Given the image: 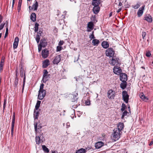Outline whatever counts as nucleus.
<instances>
[{
    "instance_id": "f257e3e1",
    "label": "nucleus",
    "mask_w": 153,
    "mask_h": 153,
    "mask_svg": "<svg viewBox=\"0 0 153 153\" xmlns=\"http://www.w3.org/2000/svg\"><path fill=\"white\" fill-rule=\"evenodd\" d=\"M44 134L43 133H38L35 137V140L36 143L39 145L40 143H42L45 141V138L44 137Z\"/></svg>"
},
{
    "instance_id": "f03ea898",
    "label": "nucleus",
    "mask_w": 153,
    "mask_h": 153,
    "mask_svg": "<svg viewBox=\"0 0 153 153\" xmlns=\"http://www.w3.org/2000/svg\"><path fill=\"white\" fill-rule=\"evenodd\" d=\"M114 133L112 134L113 138L115 140H117L120 137V133L119 130L117 129H114L113 130Z\"/></svg>"
},
{
    "instance_id": "7ed1b4c3",
    "label": "nucleus",
    "mask_w": 153,
    "mask_h": 153,
    "mask_svg": "<svg viewBox=\"0 0 153 153\" xmlns=\"http://www.w3.org/2000/svg\"><path fill=\"white\" fill-rule=\"evenodd\" d=\"M43 77L42 81L43 83H45L49 78L50 74H48V72L46 69H44L43 71Z\"/></svg>"
},
{
    "instance_id": "20e7f679",
    "label": "nucleus",
    "mask_w": 153,
    "mask_h": 153,
    "mask_svg": "<svg viewBox=\"0 0 153 153\" xmlns=\"http://www.w3.org/2000/svg\"><path fill=\"white\" fill-rule=\"evenodd\" d=\"M100 3L101 2H97L95 4H93V3H91L92 5L94 6L93 9V11L95 14H97L99 13L100 10V8L99 5Z\"/></svg>"
},
{
    "instance_id": "39448f33",
    "label": "nucleus",
    "mask_w": 153,
    "mask_h": 153,
    "mask_svg": "<svg viewBox=\"0 0 153 153\" xmlns=\"http://www.w3.org/2000/svg\"><path fill=\"white\" fill-rule=\"evenodd\" d=\"M105 54L107 56L113 57L114 54V51L113 48H109L106 50Z\"/></svg>"
},
{
    "instance_id": "423d86ee",
    "label": "nucleus",
    "mask_w": 153,
    "mask_h": 153,
    "mask_svg": "<svg viewBox=\"0 0 153 153\" xmlns=\"http://www.w3.org/2000/svg\"><path fill=\"white\" fill-rule=\"evenodd\" d=\"M20 76L21 77H23V74H24V78L23 83V88H22V91H23L25 84V71L24 70V67L22 65H21V68H20Z\"/></svg>"
},
{
    "instance_id": "0eeeda50",
    "label": "nucleus",
    "mask_w": 153,
    "mask_h": 153,
    "mask_svg": "<svg viewBox=\"0 0 153 153\" xmlns=\"http://www.w3.org/2000/svg\"><path fill=\"white\" fill-rule=\"evenodd\" d=\"M123 99L124 101L126 103L128 102L129 100V95L127 92L125 91H124L122 92Z\"/></svg>"
},
{
    "instance_id": "6e6552de",
    "label": "nucleus",
    "mask_w": 153,
    "mask_h": 153,
    "mask_svg": "<svg viewBox=\"0 0 153 153\" xmlns=\"http://www.w3.org/2000/svg\"><path fill=\"white\" fill-rule=\"evenodd\" d=\"M108 97L110 99H114L115 95V92L112 89L109 90L107 93Z\"/></svg>"
},
{
    "instance_id": "1a4fd4ad",
    "label": "nucleus",
    "mask_w": 153,
    "mask_h": 153,
    "mask_svg": "<svg viewBox=\"0 0 153 153\" xmlns=\"http://www.w3.org/2000/svg\"><path fill=\"white\" fill-rule=\"evenodd\" d=\"M46 94V91H39L38 98L39 100H42L45 97Z\"/></svg>"
},
{
    "instance_id": "9d476101",
    "label": "nucleus",
    "mask_w": 153,
    "mask_h": 153,
    "mask_svg": "<svg viewBox=\"0 0 153 153\" xmlns=\"http://www.w3.org/2000/svg\"><path fill=\"white\" fill-rule=\"evenodd\" d=\"M113 71L115 74L119 75L121 74L122 70L120 67L115 66L113 69Z\"/></svg>"
},
{
    "instance_id": "9b49d317",
    "label": "nucleus",
    "mask_w": 153,
    "mask_h": 153,
    "mask_svg": "<svg viewBox=\"0 0 153 153\" xmlns=\"http://www.w3.org/2000/svg\"><path fill=\"white\" fill-rule=\"evenodd\" d=\"M120 80L121 81H126L127 80V75L125 73H122L120 75Z\"/></svg>"
},
{
    "instance_id": "f8f14e48",
    "label": "nucleus",
    "mask_w": 153,
    "mask_h": 153,
    "mask_svg": "<svg viewBox=\"0 0 153 153\" xmlns=\"http://www.w3.org/2000/svg\"><path fill=\"white\" fill-rule=\"evenodd\" d=\"M119 59L116 57H113L112 58L111 62V64L113 65L116 64L117 65H120V64L118 61Z\"/></svg>"
},
{
    "instance_id": "ddd939ff",
    "label": "nucleus",
    "mask_w": 153,
    "mask_h": 153,
    "mask_svg": "<svg viewBox=\"0 0 153 153\" xmlns=\"http://www.w3.org/2000/svg\"><path fill=\"white\" fill-rule=\"evenodd\" d=\"M145 5H143L139 9L137 13V15L138 17H140L143 14L145 9Z\"/></svg>"
},
{
    "instance_id": "4468645a",
    "label": "nucleus",
    "mask_w": 153,
    "mask_h": 153,
    "mask_svg": "<svg viewBox=\"0 0 153 153\" xmlns=\"http://www.w3.org/2000/svg\"><path fill=\"white\" fill-rule=\"evenodd\" d=\"M61 56L59 55L55 57L53 61V64H58L60 62L61 59Z\"/></svg>"
},
{
    "instance_id": "2eb2a0df",
    "label": "nucleus",
    "mask_w": 153,
    "mask_h": 153,
    "mask_svg": "<svg viewBox=\"0 0 153 153\" xmlns=\"http://www.w3.org/2000/svg\"><path fill=\"white\" fill-rule=\"evenodd\" d=\"M49 51L47 49H44L42 50V57L43 58H46L48 56Z\"/></svg>"
},
{
    "instance_id": "dca6fc26",
    "label": "nucleus",
    "mask_w": 153,
    "mask_h": 153,
    "mask_svg": "<svg viewBox=\"0 0 153 153\" xmlns=\"http://www.w3.org/2000/svg\"><path fill=\"white\" fill-rule=\"evenodd\" d=\"M49 65V60L48 59H46L43 62L42 67L43 68H45Z\"/></svg>"
},
{
    "instance_id": "f3484780",
    "label": "nucleus",
    "mask_w": 153,
    "mask_h": 153,
    "mask_svg": "<svg viewBox=\"0 0 153 153\" xmlns=\"http://www.w3.org/2000/svg\"><path fill=\"white\" fill-rule=\"evenodd\" d=\"M78 94L76 92V91L73 93V94H72V96H73V97L74 98V99H72V102H77V99H78Z\"/></svg>"
},
{
    "instance_id": "a211bd4d",
    "label": "nucleus",
    "mask_w": 153,
    "mask_h": 153,
    "mask_svg": "<svg viewBox=\"0 0 153 153\" xmlns=\"http://www.w3.org/2000/svg\"><path fill=\"white\" fill-rule=\"evenodd\" d=\"M117 128H116L115 129H118L120 131H121L123 129L124 127L123 123L121 122L119 123L117 125Z\"/></svg>"
},
{
    "instance_id": "6ab92c4d",
    "label": "nucleus",
    "mask_w": 153,
    "mask_h": 153,
    "mask_svg": "<svg viewBox=\"0 0 153 153\" xmlns=\"http://www.w3.org/2000/svg\"><path fill=\"white\" fill-rule=\"evenodd\" d=\"M144 19L149 22H151L152 21V16L149 14L145 16L144 17Z\"/></svg>"
},
{
    "instance_id": "aec40b11",
    "label": "nucleus",
    "mask_w": 153,
    "mask_h": 153,
    "mask_svg": "<svg viewBox=\"0 0 153 153\" xmlns=\"http://www.w3.org/2000/svg\"><path fill=\"white\" fill-rule=\"evenodd\" d=\"M102 47L105 49H106L109 46V44L108 42L107 41H103L101 44Z\"/></svg>"
},
{
    "instance_id": "412c9836",
    "label": "nucleus",
    "mask_w": 153,
    "mask_h": 153,
    "mask_svg": "<svg viewBox=\"0 0 153 153\" xmlns=\"http://www.w3.org/2000/svg\"><path fill=\"white\" fill-rule=\"evenodd\" d=\"M92 43L93 45L97 46L100 43V42L97 39H94L92 40Z\"/></svg>"
},
{
    "instance_id": "4be33fe9",
    "label": "nucleus",
    "mask_w": 153,
    "mask_h": 153,
    "mask_svg": "<svg viewBox=\"0 0 153 153\" xmlns=\"http://www.w3.org/2000/svg\"><path fill=\"white\" fill-rule=\"evenodd\" d=\"M103 145V143L102 142H98L97 143L95 146L96 149H99Z\"/></svg>"
},
{
    "instance_id": "5701e85b",
    "label": "nucleus",
    "mask_w": 153,
    "mask_h": 153,
    "mask_svg": "<svg viewBox=\"0 0 153 153\" xmlns=\"http://www.w3.org/2000/svg\"><path fill=\"white\" fill-rule=\"evenodd\" d=\"M39 45L42 46L43 47H45L47 45V42L46 41L45 39H41L40 41Z\"/></svg>"
},
{
    "instance_id": "b1692460",
    "label": "nucleus",
    "mask_w": 153,
    "mask_h": 153,
    "mask_svg": "<svg viewBox=\"0 0 153 153\" xmlns=\"http://www.w3.org/2000/svg\"><path fill=\"white\" fill-rule=\"evenodd\" d=\"M122 82L120 84V87L122 89H124L126 87L127 82L126 81H122Z\"/></svg>"
},
{
    "instance_id": "393cba45",
    "label": "nucleus",
    "mask_w": 153,
    "mask_h": 153,
    "mask_svg": "<svg viewBox=\"0 0 153 153\" xmlns=\"http://www.w3.org/2000/svg\"><path fill=\"white\" fill-rule=\"evenodd\" d=\"M36 110L34 109V119H37L39 116V112L38 111H36Z\"/></svg>"
},
{
    "instance_id": "a878e982",
    "label": "nucleus",
    "mask_w": 153,
    "mask_h": 153,
    "mask_svg": "<svg viewBox=\"0 0 153 153\" xmlns=\"http://www.w3.org/2000/svg\"><path fill=\"white\" fill-rule=\"evenodd\" d=\"M30 19L33 22L36 20V14L34 13H32L30 16Z\"/></svg>"
},
{
    "instance_id": "bb28decb",
    "label": "nucleus",
    "mask_w": 153,
    "mask_h": 153,
    "mask_svg": "<svg viewBox=\"0 0 153 153\" xmlns=\"http://www.w3.org/2000/svg\"><path fill=\"white\" fill-rule=\"evenodd\" d=\"M94 24L92 22H90L88 24V27L91 30H93L94 28Z\"/></svg>"
},
{
    "instance_id": "cd10ccee",
    "label": "nucleus",
    "mask_w": 153,
    "mask_h": 153,
    "mask_svg": "<svg viewBox=\"0 0 153 153\" xmlns=\"http://www.w3.org/2000/svg\"><path fill=\"white\" fill-rule=\"evenodd\" d=\"M140 97L143 100H148V98L145 96L143 93H142L140 95Z\"/></svg>"
},
{
    "instance_id": "c85d7f7f",
    "label": "nucleus",
    "mask_w": 153,
    "mask_h": 153,
    "mask_svg": "<svg viewBox=\"0 0 153 153\" xmlns=\"http://www.w3.org/2000/svg\"><path fill=\"white\" fill-rule=\"evenodd\" d=\"M86 150L85 149L81 148L76 151V153H85Z\"/></svg>"
},
{
    "instance_id": "c756f323",
    "label": "nucleus",
    "mask_w": 153,
    "mask_h": 153,
    "mask_svg": "<svg viewBox=\"0 0 153 153\" xmlns=\"http://www.w3.org/2000/svg\"><path fill=\"white\" fill-rule=\"evenodd\" d=\"M41 102L40 101L38 100L35 106V109L36 110H38L40 107Z\"/></svg>"
},
{
    "instance_id": "7c9ffc66",
    "label": "nucleus",
    "mask_w": 153,
    "mask_h": 153,
    "mask_svg": "<svg viewBox=\"0 0 153 153\" xmlns=\"http://www.w3.org/2000/svg\"><path fill=\"white\" fill-rule=\"evenodd\" d=\"M38 6V3L37 1H36L35 3L34 4L33 6V8H34V10H36Z\"/></svg>"
},
{
    "instance_id": "2f4dec72",
    "label": "nucleus",
    "mask_w": 153,
    "mask_h": 153,
    "mask_svg": "<svg viewBox=\"0 0 153 153\" xmlns=\"http://www.w3.org/2000/svg\"><path fill=\"white\" fill-rule=\"evenodd\" d=\"M6 24L5 26V27H6V31L5 36H4V38L6 37V36H7L8 34V22L7 21H6Z\"/></svg>"
},
{
    "instance_id": "473e14b6",
    "label": "nucleus",
    "mask_w": 153,
    "mask_h": 153,
    "mask_svg": "<svg viewBox=\"0 0 153 153\" xmlns=\"http://www.w3.org/2000/svg\"><path fill=\"white\" fill-rule=\"evenodd\" d=\"M42 148L44 152L47 153L49 152V150L45 145H42Z\"/></svg>"
},
{
    "instance_id": "72a5a7b5",
    "label": "nucleus",
    "mask_w": 153,
    "mask_h": 153,
    "mask_svg": "<svg viewBox=\"0 0 153 153\" xmlns=\"http://www.w3.org/2000/svg\"><path fill=\"white\" fill-rule=\"evenodd\" d=\"M40 31H39V32L38 33V34L36 36V40L37 43H38L40 41Z\"/></svg>"
},
{
    "instance_id": "f704fd0d",
    "label": "nucleus",
    "mask_w": 153,
    "mask_h": 153,
    "mask_svg": "<svg viewBox=\"0 0 153 153\" xmlns=\"http://www.w3.org/2000/svg\"><path fill=\"white\" fill-rule=\"evenodd\" d=\"M18 78H15V82H14V87L15 88H17V85L18 84Z\"/></svg>"
},
{
    "instance_id": "c9c22d12",
    "label": "nucleus",
    "mask_w": 153,
    "mask_h": 153,
    "mask_svg": "<svg viewBox=\"0 0 153 153\" xmlns=\"http://www.w3.org/2000/svg\"><path fill=\"white\" fill-rule=\"evenodd\" d=\"M39 26V25L37 23H36L35 24L34 27V31L35 32H37V31H38Z\"/></svg>"
},
{
    "instance_id": "e433bc0d",
    "label": "nucleus",
    "mask_w": 153,
    "mask_h": 153,
    "mask_svg": "<svg viewBox=\"0 0 153 153\" xmlns=\"http://www.w3.org/2000/svg\"><path fill=\"white\" fill-rule=\"evenodd\" d=\"M89 38H90L91 40H92V39H94L95 38V37L94 35V31H93L92 32V34H91L90 35Z\"/></svg>"
},
{
    "instance_id": "4c0bfd02",
    "label": "nucleus",
    "mask_w": 153,
    "mask_h": 153,
    "mask_svg": "<svg viewBox=\"0 0 153 153\" xmlns=\"http://www.w3.org/2000/svg\"><path fill=\"white\" fill-rule=\"evenodd\" d=\"M4 58L3 57H2L0 62V65L3 66L4 62Z\"/></svg>"
},
{
    "instance_id": "58836bf2",
    "label": "nucleus",
    "mask_w": 153,
    "mask_h": 153,
    "mask_svg": "<svg viewBox=\"0 0 153 153\" xmlns=\"http://www.w3.org/2000/svg\"><path fill=\"white\" fill-rule=\"evenodd\" d=\"M44 85L43 84H41L40 87V89L39 91H45V90L43 89Z\"/></svg>"
},
{
    "instance_id": "ea45409f",
    "label": "nucleus",
    "mask_w": 153,
    "mask_h": 153,
    "mask_svg": "<svg viewBox=\"0 0 153 153\" xmlns=\"http://www.w3.org/2000/svg\"><path fill=\"white\" fill-rule=\"evenodd\" d=\"M140 5L139 4L137 3L135 5H132V7L135 9H137L140 7Z\"/></svg>"
},
{
    "instance_id": "a19ab883",
    "label": "nucleus",
    "mask_w": 153,
    "mask_h": 153,
    "mask_svg": "<svg viewBox=\"0 0 153 153\" xmlns=\"http://www.w3.org/2000/svg\"><path fill=\"white\" fill-rule=\"evenodd\" d=\"M128 112L126 111H125L123 113L121 118L122 119H123L124 116H126Z\"/></svg>"
},
{
    "instance_id": "79ce46f5",
    "label": "nucleus",
    "mask_w": 153,
    "mask_h": 153,
    "mask_svg": "<svg viewBox=\"0 0 153 153\" xmlns=\"http://www.w3.org/2000/svg\"><path fill=\"white\" fill-rule=\"evenodd\" d=\"M126 105L124 103L122 104V108H121V110L123 111L126 109Z\"/></svg>"
},
{
    "instance_id": "37998d69",
    "label": "nucleus",
    "mask_w": 153,
    "mask_h": 153,
    "mask_svg": "<svg viewBox=\"0 0 153 153\" xmlns=\"http://www.w3.org/2000/svg\"><path fill=\"white\" fill-rule=\"evenodd\" d=\"M92 3H93V4H96L97 2H101V1L100 0H92Z\"/></svg>"
},
{
    "instance_id": "c03bdc74",
    "label": "nucleus",
    "mask_w": 153,
    "mask_h": 153,
    "mask_svg": "<svg viewBox=\"0 0 153 153\" xmlns=\"http://www.w3.org/2000/svg\"><path fill=\"white\" fill-rule=\"evenodd\" d=\"M62 49V47L59 46H57L56 48V51H59Z\"/></svg>"
},
{
    "instance_id": "a18cd8bd",
    "label": "nucleus",
    "mask_w": 153,
    "mask_h": 153,
    "mask_svg": "<svg viewBox=\"0 0 153 153\" xmlns=\"http://www.w3.org/2000/svg\"><path fill=\"white\" fill-rule=\"evenodd\" d=\"M146 35V33L145 32H142V36L143 39H145V37Z\"/></svg>"
},
{
    "instance_id": "49530a36",
    "label": "nucleus",
    "mask_w": 153,
    "mask_h": 153,
    "mask_svg": "<svg viewBox=\"0 0 153 153\" xmlns=\"http://www.w3.org/2000/svg\"><path fill=\"white\" fill-rule=\"evenodd\" d=\"M18 43L14 42L13 44V48L14 49L16 48H17L18 45Z\"/></svg>"
},
{
    "instance_id": "de8ad7c7",
    "label": "nucleus",
    "mask_w": 153,
    "mask_h": 153,
    "mask_svg": "<svg viewBox=\"0 0 153 153\" xmlns=\"http://www.w3.org/2000/svg\"><path fill=\"white\" fill-rule=\"evenodd\" d=\"M7 103V100L6 99H4V104H3V110H4L5 108V107L6 106V105Z\"/></svg>"
},
{
    "instance_id": "09e8293b",
    "label": "nucleus",
    "mask_w": 153,
    "mask_h": 153,
    "mask_svg": "<svg viewBox=\"0 0 153 153\" xmlns=\"http://www.w3.org/2000/svg\"><path fill=\"white\" fill-rule=\"evenodd\" d=\"M5 23H2L0 25V30L2 29L3 27H4L5 25Z\"/></svg>"
},
{
    "instance_id": "8fccbe9b",
    "label": "nucleus",
    "mask_w": 153,
    "mask_h": 153,
    "mask_svg": "<svg viewBox=\"0 0 153 153\" xmlns=\"http://www.w3.org/2000/svg\"><path fill=\"white\" fill-rule=\"evenodd\" d=\"M22 0H19L18 4V7H21L22 3Z\"/></svg>"
},
{
    "instance_id": "3c124183",
    "label": "nucleus",
    "mask_w": 153,
    "mask_h": 153,
    "mask_svg": "<svg viewBox=\"0 0 153 153\" xmlns=\"http://www.w3.org/2000/svg\"><path fill=\"white\" fill-rule=\"evenodd\" d=\"M19 41V38L18 37H16L15 39L14 42L18 43Z\"/></svg>"
},
{
    "instance_id": "603ef678",
    "label": "nucleus",
    "mask_w": 153,
    "mask_h": 153,
    "mask_svg": "<svg viewBox=\"0 0 153 153\" xmlns=\"http://www.w3.org/2000/svg\"><path fill=\"white\" fill-rule=\"evenodd\" d=\"M151 53L149 52H147L146 53V56L147 57H149L151 55Z\"/></svg>"
},
{
    "instance_id": "864d4df0",
    "label": "nucleus",
    "mask_w": 153,
    "mask_h": 153,
    "mask_svg": "<svg viewBox=\"0 0 153 153\" xmlns=\"http://www.w3.org/2000/svg\"><path fill=\"white\" fill-rule=\"evenodd\" d=\"M43 47L42 46L39 45H38V51L39 52H40L42 50V47Z\"/></svg>"
},
{
    "instance_id": "5fc2aeb1",
    "label": "nucleus",
    "mask_w": 153,
    "mask_h": 153,
    "mask_svg": "<svg viewBox=\"0 0 153 153\" xmlns=\"http://www.w3.org/2000/svg\"><path fill=\"white\" fill-rule=\"evenodd\" d=\"M15 120V119H12L11 127H14V126Z\"/></svg>"
},
{
    "instance_id": "6e6d98bb",
    "label": "nucleus",
    "mask_w": 153,
    "mask_h": 153,
    "mask_svg": "<svg viewBox=\"0 0 153 153\" xmlns=\"http://www.w3.org/2000/svg\"><path fill=\"white\" fill-rule=\"evenodd\" d=\"M63 43L64 42L63 41H60L59 43V45L61 46L63 45Z\"/></svg>"
},
{
    "instance_id": "4d7b16f0",
    "label": "nucleus",
    "mask_w": 153,
    "mask_h": 153,
    "mask_svg": "<svg viewBox=\"0 0 153 153\" xmlns=\"http://www.w3.org/2000/svg\"><path fill=\"white\" fill-rule=\"evenodd\" d=\"M14 128V127H11V134L12 136H13V134Z\"/></svg>"
},
{
    "instance_id": "13d9d810",
    "label": "nucleus",
    "mask_w": 153,
    "mask_h": 153,
    "mask_svg": "<svg viewBox=\"0 0 153 153\" xmlns=\"http://www.w3.org/2000/svg\"><path fill=\"white\" fill-rule=\"evenodd\" d=\"M34 128L35 131L36 132L37 130V123L34 126Z\"/></svg>"
},
{
    "instance_id": "bf43d9fd",
    "label": "nucleus",
    "mask_w": 153,
    "mask_h": 153,
    "mask_svg": "<svg viewBox=\"0 0 153 153\" xmlns=\"http://www.w3.org/2000/svg\"><path fill=\"white\" fill-rule=\"evenodd\" d=\"M2 16L0 14V23L2 22Z\"/></svg>"
},
{
    "instance_id": "052dcab7",
    "label": "nucleus",
    "mask_w": 153,
    "mask_h": 153,
    "mask_svg": "<svg viewBox=\"0 0 153 153\" xmlns=\"http://www.w3.org/2000/svg\"><path fill=\"white\" fill-rule=\"evenodd\" d=\"M15 3V0H13L12 7L13 8Z\"/></svg>"
},
{
    "instance_id": "680f3d73",
    "label": "nucleus",
    "mask_w": 153,
    "mask_h": 153,
    "mask_svg": "<svg viewBox=\"0 0 153 153\" xmlns=\"http://www.w3.org/2000/svg\"><path fill=\"white\" fill-rule=\"evenodd\" d=\"M122 10V8H120L119 9H118V10H117V13H119V12H120L121 10Z\"/></svg>"
},
{
    "instance_id": "e2e57ef3",
    "label": "nucleus",
    "mask_w": 153,
    "mask_h": 153,
    "mask_svg": "<svg viewBox=\"0 0 153 153\" xmlns=\"http://www.w3.org/2000/svg\"><path fill=\"white\" fill-rule=\"evenodd\" d=\"M3 66L0 65V70L1 71L3 70Z\"/></svg>"
},
{
    "instance_id": "0e129e2a",
    "label": "nucleus",
    "mask_w": 153,
    "mask_h": 153,
    "mask_svg": "<svg viewBox=\"0 0 153 153\" xmlns=\"http://www.w3.org/2000/svg\"><path fill=\"white\" fill-rule=\"evenodd\" d=\"M93 21L94 22H97V20H96V19H95V18H93Z\"/></svg>"
},
{
    "instance_id": "69168bd1",
    "label": "nucleus",
    "mask_w": 153,
    "mask_h": 153,
    "mask_svg": "<svg viewBox=\"0 0 153 153\" xmlns=\"http://www.w3.org/2000/svg\"><path fill=\"white\" fill-rule=\"evenodd\" d=\"M153 144V141H151V142L149 144V146H151Z\"/></svg>"
},
{
    "instance_id": "338daca9",
    "label": "nucleus",
    "mask_w": 153,
    "mask_h": 153,
    "mask_svg": "<svg viewBox=\"0 0 153 153\" xmlns=\"http://www.w3.org/2000/svg\"><path fill=\"white\" fill-rule=\"evenodd\" d=\"M21 7H18V10L19 12L21 10Z\"/></svg>"
},
{
    "instance_id": "774afa93",
    "label": "nucleus",
    "mask_w": 153,
    "mask_h": 153,
    "mask_svg": "<svg viewBox=\"0 0 153 153\" xmlns=\"http://www.w3.org/2000/svg\"><path fill=\"white\" fill-rule=\"evenodd\" d=\"M112 12H111V13H109V17H111V16H112Z\"/></svg>"
}]
</instances>
